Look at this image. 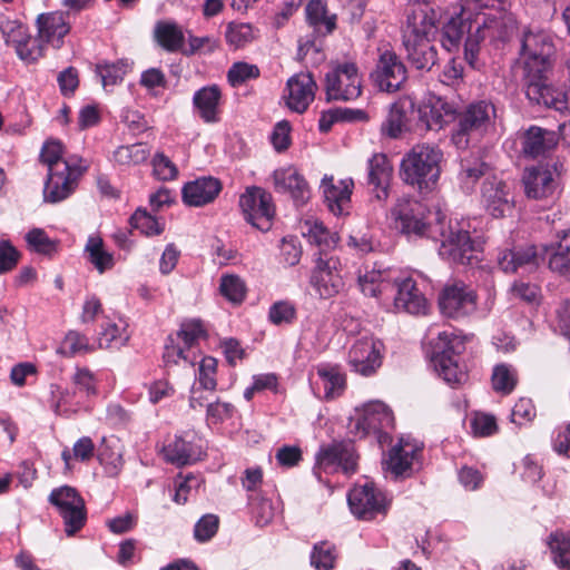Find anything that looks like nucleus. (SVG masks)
Returning a JSON list of instances; mask_svg holds the SVG:
<instances>
[{
    "instance_id": "a19ab883",
    "label": "nucleus",
    "mask_w": 570,
    "mask_h": 570,
    "mask_svg": "<svg viewBox=\"0 0 570 570\" xmlns=\"http://www.w3.org/2000/svg\"><path fill=\"white\" fill-rule=\"evenodd\" d=\"M129 69V63L126 59H120L112 63H98L96 71L99 75L102 86H115L122 81L125 75Z\"/></svg>"
},
{
    "instance_id": "6e6552de",
    "label": "nucleus",
    "mask_w": 570,
    "mask_h": 570,
    "mask_svg": "<svg viewBox=\"0 0 570 570\" xmlns=\"http://www.w3.org/2000/svg\"><path fill=\"white\" fill-rule=\"evenodd\" d=\"M245 220L261 232H268L273 226L275 206L272 195L262 187H247L239 197Z\"/></svg>"
},
{
    "instance_id": "bf43d9fd",
    "label": "nucleus",
    "mask_w": 570,
    "mask_h": 570,
    "mask_svg": "<svg viewBox=\"0 0 570 570\" xmlns=\"http://www.w3.org/2000/svg\"><path fill=\"white\" fill-rule=\"evenodd\" d=\"M389 469L395 475H402L406 470L411 468L412 454L405 451L403 446H393L390 451Z\"/></svg>"
},
{
    "instance_id": "473e14b6",
    "label": "nucleus",
    "mask_w": 570,
    "mask_h": 570,
    "mask_svg": "<svg viewBox=\"0 0 570 570\" xmlns=\"http://www.w3.org/2000/svg\"><path fill=\"white\" fill-rule=\"evenodd\" d=\"M471 27L472 21L470 17H465L463 11L449 18L442 26V47L449 52L458 50L463 37L466 32H470Z\"/></svg>"
},
{
    "instance_id": "c9c22d12",
    "label": "nucleus",
    "mask_w": 570,
    "mask_h": 570,
    "mask_svg": "<svg viewBox=\"0 0 570 570\" xmlns=\"http://www.w3.org/2000/svg\"><path fill=\"white\" fill-rule=\"evenodd\" d=\"M220 96V90L215 85L204 87L195 92L193 98L194 106L198 109L200 117L206 122L217 120L216 114Z\"/></svg>"
},
{
    "instance_id": "dca6fc26",
    "label": "nucleus",
    "mask_w": 570,
    "mask_h": 570,
    "mask_svg": "<svg viewBox=\"0 0 570 570\" xmlns=\"http://www.w3.org/2000/svg\"><path fill=\"white\" fill-rule=\"evenodd\" d=\"M62 168L48 173L43 197L48 203H58L66 199L77 187L82 171L69 164H61Z\"/></svg>"
},
{
    "instance_id": "052dcab7",
    "label": "nucleus",
    "mask_w": 570,
    "mask_h": 570,
    "mask_svg": "<svg viewBox=\"0 0 570 570\" xmlns=\"http://www.w3.org/2000/svg\"><path fill=\"white\" fill-rule=\"evenodd\" d=\"M20 256V252L10 240H0V274L12 271L17 266Z\"/></svg>"
},
{
    "instance_id": "39448f33",
    "label": "nucleus",
    "mask_w": 570,
    "mask_h": 570,
    "mask_svg": "<svg viewBox=\"0 0 570 570\" xmlns=\"http://www.w3.org/2000/svg\"><path fill=\"white\" fill-rule=\"evenodd\" d=\"M495 107L481 100L470 104L463 111L454 115L456 130L453 140L456 145H469L471 137L482 136L493 124Z\"/></svg>"
},
{
    "instance_id": "b1692460",
    "label": "nucleus",
    "mask_w": 570,
    "mask_h": 570,
    "mask_svg": "<svg viewBox=\"0 0 570 570\" xmlns=\"http://www.w3.org/2000/svg\"><path fill=\"white\" fill-rule=\"evenodd\" d=\"M397 292L394 297V307L397 311L406 312L412 315L425 314L428 301L417 288L412 278H404L395 282Z\"/></svg>"
},
{
    "instance_id": "8fccbe9b",
    "label": "nucleus",
    "mask_w": 570,
    "mask_h": 570,
    "mask_svg": "<svg viewBox=\"0 0 570 570\" xmlns=\"http://www.w3.org/2000/svg\"><path fill=\"white\" fill-rule=\"evenodd\" d=\"M460 175L464 179H469L472 183L484 176L489 170L490 166L484 163L479 156H468L461 159L460 163Z\"/></svg>"
},
{
    "instance_id": "aec40b11",
    "label": "nucleus",
    "mask_w": 570,
    "mask_h": 570,
    "mask_svg": "<svg viewBox=\"0 0 570 570\" xmlns=\"http://www.w3.org/2000/svg\"><path fill=\"white\" fill-rule=\"evenodd\" d=\"M348 363L354 372L370 376L382 364L380 348L373 340L356 341L348 352Z\"/></svg>"
},
{
    "instance_id": "69168bd1",
    "label": "nucleus",
    "mask_w": 570,
    "mask_h": 570,
    "mask_svg": "<svg viewBox=\"0 0 570 570\" xmlns=\"http://www.w3.org/2000/svg\"><path fill=\"white\" fill-rule=\"evenodd\" d=\"M268 316L275 325L291 323L295 317V308L287 302H277L271 306Z\"/></svg>"
},
{
    "instance_id": "1a4fd4ad",
    "label": "nucleus",
    "mask_w": 570,
    "mask_h": 570,
    "mask_svg": "<svg viewBox=\"0 0 570 570\" xmlns=\"http://www.w3.org/2000/svg\"><path fill=\"white\" fill-rule=\"evenodd\" d=\"M371 79L381 91L395 92L406 81L407 70L393 50H384L380 53L376 67L371 72Z\"/></svg>"
},
{
    "instance_id": "393cba45",
    "label": "nucleus",
    "mask_w": 570,
    "mask_h": 570,
    "mask_svg": "<svg viewBox=\"0 0 570 570\" xmlns=\"http://www.w3.org/2000/svg\"><path fill=\"white\" fill-rule=\"evenodd\" d=\"M392 411L383 402H371L364 406V412L355 423V430L362 431V436L370 431H380L393 426Z\"/></svg>"
},
{
    "instance_id": "a18cd8bd",
    "label": "nucleus",
    "mask_w": 570,
    "mask_h": 570,
    "mask_svg": "<svg viewBox=\"0 0 570 570\" xmlns=\"http://www.w3.org/2000/svg\"><path fill=\"white\" fill-rule=\"evenodd\" d=\"M336 561L335 547L327 541L314 544L311 563L317 570H332Z\"/></svg>"
},
{
    "instance_id": "4be33fe9",
    "label": "nucleus",
    "mask_w": 570,
    "mask_h": 570,
    "mask_svg": "<svg viewBox=\"0 0 570 570\" xmlns=\"http://www.w3.org/2000/svg\"><path fill=\"white\" fill-rule=\"evenodd\" d=\"M273 181L276 191L289 193L297 206L306 204L311 197V189L307 181L293 168L275 170Z\"/></svg>"
},
{
    "instance_id": "7c9ffc66",
    "label": "nucleus",
    "mask_w": 570,
    "mask_h": 570,
    "mask_svg": "<svg viewBox=\"0 0 570 570\" xmlns=\"http://www.w3.org/2000/svg\"><path fill=\"white\" fill-rule=\"evenodd\" d=\"M409 112H414V104L410 99H400L392 104L386 119L382 122L381 132L390 138H397L407 129Z\"/></svg>"
},
{
    "instance_id": "13d9d810",
    "label": "nucleus",
    "mask_w": 570,
    "mask_h": 570,
    "mask_svg": "<svg viewBox=\"0 0 570 570\" xmlns=\"http://www.w3.org/2000/svg\"><path fill=\"white\" fill-rule=\"evenodd\" d=\"M219 525V519L215 514L203 515L194 529V537L199 542H206L210 540L217 532Z\"/></svg>"
},
{
    "instance_id": "72a5a7b5",
    "label": "nucleus",
    "mask_w": 570,
    "mask_h": 570,
    "mask_svg": "<svg viewBox=\"0 0 570 570\" xmlns=\"http://www.w3.org/2000/svg\"><path fill=\"white\" fill-rule=\"evenodd\" d=\"M557 237L548 265L553 273L570 281V230H561Z\"/></svg>"
},
{
    "instance_id": "4468645a",
    "label": "nucleus",
    "mask_w": 570,
    "mask_h": 570,
    "mask_svg": "<svg viewBox=\"0 0 570 570\" xmlns=\"http://www.w3.org/2000/svg\"><path fill=\"white\" fill-rule=\"evenodd\" d=\"M556 171V167L548 164L525 168L522 176L525 196L537 200L552 196L558 186Z\"/></svg>"
},
{
    "instance_id": "774afa93",
    "label": "nucleus",
    "mask_w": 570,
    "mask_h": 570,
    "mask_svg": "<svg viewBox=\"0 0 570 570\" xmlns=\"http://www.w3.org/2000/svg\"><path fill=\"white\" fill-rule=\"evenodd\" d=\"M202 335H205V331L198 321L183 323L177 332V336L184 341L187 348L191 347Z\"/></svg>"
},
{
    "instance_id": "5fc2aeb1",
    "label": "nucleus",
    "mask_w": 570,
    "mask_h": 570,
    "mask_svg": "<svg viewBox=\"0 0 570 570\" xmlns=\"http://www.w3.org/2000/svg\"><path fill=\"white\" fill-rule=\"evenodd\" d=\"M259 77V69L256 65L247 62H235L228 70L227 78L233 87H238L248 79Z\"/></svg>"
},
{
    "instance_id": "423d86ee",
    "label": "nucleus",
    "mask_w": 570,
    "mask_h": 570,
    "mask_svg": "<svg viewBox=\"0 0 570 570\" xmlns=\"http://www.w3.org/2000/svg\"><path fill=\"white\" fill-rule=\"evenodd\" d=\"M438 232L442 236L440 255L443 258L460 265H473L479 262L481 244L472 239L468 230L449 226L448 230L440 227Z\"/></svg>"
},
{
    "instance_id": "9b49d317",
    "label": "nucleus",
    "mask_w": 570,
    "mask_h": 570,
    "mask_svg": "<svg viewBox=\"0 0 570 570\" xmlns=\"http://www.w3.org/2000/svg\"><path fill=\"white\" fill-rule=\"evenodd\" d=\"M439 307L446 317H463L475 309L476 295L463 282L446 284L439 295Z\"/></svg>"
},
{
    "instance_id": "cd10ccee",
    "label": "nucleus",
    "mask_w": 570,
    "mask_h": 570,
    "mask_svg": "<svg viewBox=\"0 0 570 570\" xmlns=\"http://www.w3.org/2000/svg\"><path fill=\"white\" fill-rule=\"evenodd\" d=\"M419 121L426 130H439L454 120V109L441 98L424 104L417 109Z\"/></svg>"
},
{
    "instance_id": "9d476101",
    "label": "nucleus",
    "mask_w": 570,
    "mask_h": 570,
    "mask_svg": "<svg viewBox=\"0 0 570 570\" xmlns=\"http://www.w3.org/2000/svg\"><path fill=\"white\" fill-rule=\"evenodd\" d=\"M327 101L351 100L361 95V80L355 63L346 62L326 73Z\"/></svg>"
},
{
    "instance_id": "f03ea898",
    "label": "nucleus",
    "mask_w": 570,
    "mask_h": 570,
    "mask_svg": "<svg viewBox=\"0 0 570 570\" xmlns=\"http://www.w3.org/2000/svg\"><path fill=\"white\" fill-rule=\"evenodd\" d=\"M442 159L443 153L439 147L416 145L403 158L400 175L405 184L421 193H430L439 180Z\"/></svg>"
},
{
    "instance_id": "58836bf2",
    "label": "nucleus",
    "mask_w": 570,
    "mask_h": 570,
    "mask_svg": "<svg viewBox=\"0 0 570 570\" xmlns=\"http://www.w3.org/2000/svg\"><path fill=\"white\" fill-rule=\"evenodd\" d=\"M155 38L167 51H177L184 43V35L174 23L158 22L155 28Z\"/></svg>"
},
{
    "instance_id": "a878e982",
    "label": "nucleus",
    "mask_w": 570,
    "mask_h": 570,
    "mask_svg": "<svg viewBox=\"0 0 570 570\" xmlns=\"http://www.w3.org/2000/svg\"><path fill=\"white\" fill-rule=\"evenodd\" d=\"M433 40L402 39L407 61L417 70H431L438 62V49Z\"/></svg>"
},
{
    "instance_id": "3c124183",
    "label": "nucleus",
    "mask_w": 570,
    "mask_h": 570,
    "mask_svg": "<svg viewBox=\"0 0 570 570\" xmlns=\"http://www.w3.org/2000/svg\"><path fill=\"white\" fill-rule=\"evenodd\" d=\"M62 156V144L59 140H48L45 142L41 153L40 160L48 166V171L61 169V164H69L61 159Z\"/></svg>"
},
{
    "instance_id": "680f3d73",
    "label": "nucleus",
    "mask_w": 570,
    "mask_h": 570,
    "mask_svg": "<svg viewBox=\"0 0 570 570\" xmlns=\"http://www.w3.org/2000/svg\"><path fill=\"white\" fill-rule=\"evenodd\" d=\"M155 176L160 180H170L176 178L178 169L175 164L163 153H157L153 159Z\"/></svg>"
},
{
    "instance_id": "e2e57ef3",
    "label": "nucleus",
    "mask_w": 570,
    "mask_h": 570,
    "mask_svg": "<svg viewBox=\"0 0 570 570\" xmlns=\"http://www.w3.org/2000/svg\"><path fill=\"white\" fill-rule=\"evenodd\" d=\"M291 124L287 120L277 122L271 136L274 148L278 151H285L291 145Z\"/></svg>"
},
{
    "instance_id": "de8ad7c7",
    "label": "nucleus",
    "mask_w": 570,
    "mask_h": 570,
    "mask_svg": "<svg viewBox=\"0 0 570 570\" xmlns=\"http://www.w3.org/2000/svg\"><path fill=\"white\" fill-rule=\"evenodd\" d=\"M129 223L132 228L140 229L142 234L159 235L163 233V226L146 209L138 208L130 217Z\"/></svg>"
},
{
    "instance_id": "c756f323",
    "label": "nucleus",
    "mask_w": 570,
    "mask_h": 570,
    "mask_svg": "<svg viewBox=\"0 0 570 570\" xmlns=\"http://www.w3.org/2000/svg\"><path fill=\"white\" fill-rule=\"evenodd\" d=\"M393 168L384 154H375L368 160V184L374 186L375 197L385 200L389 197V186Z\"/></svg>"
},
{
    "instance_id": "f8f14e48",
    "label": "nucleus",
    "mask_w": 570,
    "mask_h": 570,
    "mask_svg": "<svg viewBox=\"0 0 570 570\" xmlns=\"http://www.w3.org/2000/svg\"><path fill=\"white\" fill-rule=\"evenodd\" d=\"M347 500L352 513L362 520H372L386 511L385 497L373 482L354 487Z\"/></svg>"
},
{
    "instance_id": "09e8293b",
    "label": "nucleus",
    "mask_w": 570,
    "mask_h": 570,
    "mask_svg": "<svg viewBox=\"0 0 570 570\" xmlns=\"http://www.w3.org/2000/svg\"><path fill=\"white\" fill-rule=\"evenodd\" d=\"M491 382L495 392L509 394L517 385V377L508 365L499 364L493 370Z\"/></svg>"
},
{
    "instance_id": "a211bd4d",
    "label": "nucleus",
    "mask_w": 570,
    "mask_h": 570,
    "mask_svg": "<svg viewBox=\"0 0 570 570\" xmlns=\"http://www.w3.org/2000/svg\"><path fill=\"white\" fill-rule=\"evenodd\" d=\"M68 18L69 12L63 11L39 14L36 19L39 40L52 46L55 49H60L63 46V38L71 30Z\"/></svg>"
},
{
    "instance_id": "2eb2a0df",
    "label": "nucleus",
    "mask_w": 570,
    "mask_h": 570,
    "mask_svg": "<svg viewBox=\"0 0 570 570\" xmlns=\"http://www.w3.org/2000/svg\"><path fill=\"white\" fill-rule=\"evenodd\" d=\"M482 203L487 212L494 218H502L511 213L514 202L509 186L495 176L487 178L482 184Z\"/></svg>"
},
{
    "instance_id": "20e7f679",
    "label": "nucleus",
    "mask_w": 570,
    "mask_h": 570,
    "mask_svg": "<svg viewBox=\"0 0 570 570\" xmlns=\"http://www.w3.org/2000/svg\"><path fill=\"white\" fill-rule=\"evenodd\" d=\"M464 348V342L460 336L446 332L439 334L431 362L438 374L449 384H461L466 379V372L458 362Z\"/></svg>"
},
{
    "instance_id": "c85d7f7f",
    "label": "nucleus",
    "mask_w": 570,
    "mask_h": 570,
    "mask_svg": "<svg viewBox=\"0 0 570 570\" xmlns=\"http://www.w3.org/2000/svg\"><path fill=\"white\" fill-rule=\"evenodd\" d=\"M558 144L554 131L538 126H531L523 134L522 151L528 157H539L553 149Z\"/></svg>"
},
{
    "instance_id": "f3484780",
    "label": "nucleus",
    "mask_w": 570,
    "mask_h": 570,
    "mask_svg": "<svg viewBox=\"0 0 570 570\" xmlns=\"http://www.w3.org/2000/svg\"><path fill=\"white\" fill-rule=\"evenodd\" d=\"M320 255H322L321 252ZM311 285L322 298H330L338 294L344 282L337 272V259L320 256L311 276Z\"/></svg>"
},
{
    "instance_id": "6e6d98bb",
    "label": "nucleus",
    "mask_w": 570,
    "mask_h": 570,
    "mask_svg": "<svg viewBox=\"0 0 570 570\" xmlns=\"http://www.w3.org/2000/svg\"><path fill=\"white\" fill-rule=\"evenodd\" d=\"M89 350L90 347L87 337L79 332L70 331L66 335L58 353L70 357L80 352H88Z\"/></svg>"
},
{
    "instance_id": "ddd939ff",
    "label": "nucleus",
    "mask_w": 570,
    "mask_h": 570,
    "mask_svg": "<svg viewBox=\"0 0 570 570\" xmlns=\"http://www.w3.org/2000/svg\"><path fill=\"white\" fill-rule=\"evenodd\" d=\"M547 248L538 250L535 245L507 247L498 254V265L504 273L530 272L544 261Z\"/></svg>"
},
{
    "instance_id": "79ce46f5",
    "label": "nucleus",
    "mask_w": 570,
    "mask_h": 570,
    "mask_svg": "<svg viewBox=\"0 0 570 570\" xmlns=\"http://www.w3.org/2000/svg\"><path fill=\"white\" fill-rule=\"evenodd\" d=\"M89 254V262L100 272L104 273L114 266V257L104 249L102 239L90 237L86 246Z\"/></svg>"
},
{
    "instance_id": "f704fd0d",
    "label": "nucleus",
    "mask_w": 570,
    "mask_h": 570,
    "mask_svg": "<svg viewBox=\"0 0 570 570\" xmlns=\"http://www.w3.org/2000/svg\"><path fill=\"white\" fill-rule=\"evenodd\" d=\"M163 451L166 461L177 466L196 462L200 454L191 443L186 442L180 436H175L171 442L164 446Z\"/></svg>"
},
{
    "instance_id": "ea45409f",
    "label": "nucleus",
    "mask_w": 570,
    "mask_h": 570,
    "mask_svg": "<svg viewBox=\"0 0 570 570\" xmlns=\"http://www.w3.org/2000/svg\"><path fill=\"white\" fill-rule=\"evenodd\" d=\"M150 154L147 144L137 142L120 146L114 153L115 160L121 165H138L144 163Z\"/></svg>"
},
{
    "instance_id": "bb28decb",
    "label": "nucleus",
    "mask_w": 570,
    "mask_h": 570,
    "mask_svg": "<svg viewBox=\"0 0 570 570\" xmlns=\"http://www.w3.org/2000/svg\"><path fill=\"white\" fill-rule=\"evenodd\" d=\"M435 33L434 18L426 10L417 8L407 12L402 39L433 40Z\"/></svg>"
},
{
    "instance_id": "412c9836",
    "label": "nucleus",
    "mask_w": 570,
    "mask_h": 570,
    "mask_svg": "<svg viewBox=\"0 0 570 570\" xmlns=\"http://www.w3.org/2000/svg\"><path fill=\"white\" fill-rule=\"evenodd\" d=\"M288 96L287 107L298 114H303L314 100L317 88L313 76L309 72L294 75L287 80Z\"/></svg>"
},
{
    "instance_id": "0eeeda50",
    "label": "nucleus",
    "mask_w": 570,
    "mask_h": 570,
    "mask_svg": "<svg viewBox=\"0 0 570 570\" xmlns=\"http://www.w3.org/2000/svg\"><path fill=\"white\" fill-rule=\"evenodd\" d=\"M48 500L62 518L68 537L81 530L87 520V511L85 500L75 488L63 485L53 489Z\"/></svg>"
},
{
    "instance_id": "4c0bfd02",
    "label": "nucleus",
    "mask_w": 570,
    "mask_h": 570,
    "mask_svg": "<svg viewBox=\"0 0 570 570\" xmlns=\"http://www.w3.org/2000/svg\"><path fill=\"white\" fill-rule=\"evenodd\" d=\"M306 17L309 24L315 28L324 24L326 33H332L336 28V14H327V7L324 0H311L306 6Z\"/></svg>"
},
{
    "instance_id": "5701e85b",
    "label": "nucleus",
    "mask_w": 570,
    "mask_h": 570,
    "mask_svg": "<svg viewBox=\"0 0 570 570\" xmlns=\"http://www.w3.org/2000/svg\"><path fill=\"white\" fill-rule=\"evenodd\" d=\"M222 183L217 178L202 177L185 184L183 202L187 206L200 207L212 203L220 193Z\"/></svg>"
},
{
    "instance_id": "7ed1b4c3",
    "label": "nucleus",
    "mask_w": 570,
    "mask_h": 570,
    "mask_svg": "<svg viewBox=\"0 0 570 570\" xmlns=\"http://www.w3.org/2000/svg\"><path fill=\"white\" fill-rule=\"evenodd\" d=\"M391 216L396 229L415 237H433L444 219L440 212L432 213L414 199H400L391 209Z\"/></svg>"
},
{
    "instance_id": "6ab92c4d",
    "label": "nucleus",
    "mask_w": 570,
    "mask_h": 570,
    "mask_svg": "<svg viewBox=\"0 0 570 570\" xmlns=\"http://www.w3.org/2000/svg\"><path fill=\"white\" fill-rule=\"evenodd\" d=\"M317 463L327 468L337 464L344 473H354L357 469V459L354 442L351 440L333 442L326 448H322L317 453Z\"/></svg>"
},
{
    "instance_id": "f257e3e1",
    "label": "nucleus",
    "mask_w": 570,
    "mask_h": 570,
    "mask_svg": "<svg viewBox=\"0 0 570 570\" xmlns=\"http://www.w3.org/2000/svg\"><path fill=\"white\" fill-rule=\"evenodd\" d=\"M554 53L553 40L547 32L529 30L523 33L520 48L522 87L531 104L560 112L570 111L569 94L551 81Z\"/></svg>"
},
{
    "instance_id": "e433bc0d",
    "label": "nucleus",
    "mask_w": 570,
    "mask_h": 570,
    "mask_svg": "<svg viewBox=\"0 0 570 570\" xmlns=\"http://www.w3.org/2000/svg\"><path fill=\"white\" fill-rule=\"evenodd\" d=\"M317 374L324 383L325 397L327 400L340 396L346 386V377L337 365H322Z\"/></svg>"
},
{
    "instance_id": "c03bdc74",
    "label": "nucleus",
    "mask_w": 570,
    "mask_h": 570,
    "mask_svg": "<svg viewBox=\"0 0 570 570\" xmlns=\"http://www.w3.org/2000/svg\"><path fill=\"white\" fill-rule=\"evenodd\" d=\"M550 549L554 562L563 570H570V535L553 533L550 535Z\"/></svg>"
},
{
    "instance_id": "864d4df0",
    "label": "nucleus",
    "mask_w": 570,
    "mask_h": 570,
    "mask_svg": "<svg viewBox=\"0 0 570 570\" xmlns=\"http://www.w3.org/2000/svg\"><path fill=\"white\" fill-rule=\"evenodd\" d=\"M28 245L39 254L51 255L56 252L57 244L50 239L43 229L32 228L26 235Z\"/></svg>"
},
{
    "instance_id": "2f4dec72",
    "label": "nucleus",
    "mask_w": 570,
    "mask_h": 570,
    "mask_svg": "<svg viewBox=\"0 0 570 570\" xmlns=\"http://www.w3.org/2000/svg\"><path fill=\"white\" fill-rule=\"evenodd\" d=\"M324 198L328 209L334 215H342L346 205L350 204L353 180H340L338 185L333 183V177H325L322 181Z\"/></svg>"
},
{
    "instance_id": "338daca9",
    "label": "nucleus",
    "mask_w": 570,
    "mask_h": 570,
    "mask_svg": "<svg viewBox=\"0 0 570 570\" xmlns=\"http://www.w3.org/2000/svg\"><path fill=\"white\" fill-rule=\"evenodd\" d=\"M535 416V407L530 399L521 397L513 406L512 422L523 424Z\"/></svg>"
},
{
    "instance_id": "4d7b16f0",
    "label": "nucleus",
    "mask_w": 570,
    "mask_h": 570,
    "mask_svg": "<svg viewBox=\"0 0 570 570\" xmlns=\"http://www.w3.org/2000/svg\"><path fill=\"white\" fill-rule=\"evenodd\" d=\"M226 39L236 48L243 47L254 39L253 28L248 23L230 22L227 27Z\"/></svg>"
},
{
    "instance_id": "603ef678",
    "label": "nucleus",
    "mask_w": 570,
    "mask_h": 570,
    "mask_svg": "<svg viewBox=\"0 0 570 570\" xmlns=\"http://www.w3.org/2000/svg\"><path fill=\"white\" fill-rule=\"evenodd\" d=\"M14 49L18 57L26 62H35L42 57V46L37 45L30 35H20V40H14Z\"/></svg>"
},
{
    "instance_id": "37998d69",
    "label": "nucleus",
    "mask_w": 570,
    "mask_h": 570,
    "mask_svg": "<svg viewBox=\"0 0 570 570\" xmlns=\"http://www.w3.org/2000/svg\"><path fill=\"white\" fill-rule=\"evenodd\" d=\"M550 549L554 562L563 570H570V535L553 533L550 535Z\"/></svg>"
},
{
    "instance_id": "0e129e2a",
    "label": "nucleus",
    "mask_w": 570,
    "mask_h": 570,
    "mask_svg": "<svg viewBox=\"0 0 570 570\" xmlns=\"http://www.w3.org/2000/svg\"><path fill=\"white\" fill-rule=\"evenodd\" d=\"M473 433L478 436H489L497 432V420L491 414H476L471 422Z\"/></svg>"
},
{
    "instance_id": "49530a36",
    "label": "nucleus",
    "mask_w": 570,
    "mask_h": 570,
    "mask_svg": "<svg viewBox=\"0 0 570 570\" xmlns=\"http://www.w3.org/2000/svg\"><path fill=\"white\" fill-rule=\"evenodd\" d=\"M219 291L228 301L239 304L245 298L246 286L239 276L225 275L220 279Z\"/></svg>"
}]
</instances>
